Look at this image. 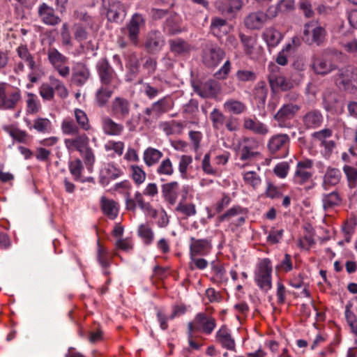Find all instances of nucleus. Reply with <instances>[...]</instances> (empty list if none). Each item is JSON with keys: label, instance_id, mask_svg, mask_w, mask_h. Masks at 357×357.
Here are the masks:
<instances>
[{"label": "nucleus", "instance_id": "obj_41", "mask_svg": "<svg viewBox=\"0 0 357 357\" xmlns=\"http://www.w3.org/2000/svg\"><path fill=\"white\" fill-rule=\"evenodd\" d=\"M74 116L77 126L80 129L84 131H89L92 129L88 116L83 110L75 109L74 110Z\"/></svg>", "mask_w": 357, "mask_h": 357}, {"label": "nucleus", "instance_id": "obj_33", "mask_svg": "<svg viewBox=\"0 0 357 357\" xmlns=\"http://www.w3.org/2000/svg\"><path fill=\"white\" fill-rule=\"evenodd\" d=\"M163 153L160 150L153 148H146L143 153V160L147 167H152L160 161Z\"/></svg>", "mask_w": 357, "mask_h": 357}, {"label": "nucleus", "instance_id": "obj_63", "mask_svg": "<svg viewBox=\"0 0 357 357\" xmlns=\"http://www.w3.org/2000/svg\"><path fill=\"white\" fill-rule=\"evenodd\" d=\"M41 97L47 100H51L54 96V86L51 84L43 83L39 88Z\"/></svg>", "mask_w": 357, "mask_h": 357}, {"label": "nucleus", "instance_id": "obj_34", "mask_svg": "<svg viewBox=\"0 0 357 357\" xmlns=\"http://www.w3.org/2000/svg\"><path fill=\"white\" fill-rule=\"evenodd\" d=\"M211 29L215 36L222 37L230 31V26L225 20L214 17L211 20Z\"/></svg>", "mask_w": 357, "mask_h": 357}, {"label": "nucleus", "instance_id": "obj_23", "mask_svg": "<svg viewBox=\"0 0 357 357\" xmlns=\"http://www.w3.org/2000/svg\"><path fill=\"white\" fill-rule=\"evenodd\" d=\"M122 173L121 169L116 165L113 163H107L100 170V183L103 185L107 184L110 180L117 178Z\"/></svg>", "mask_w": 357, "mask_h": 357}, {"label": "nucleus", "instance_id": "obj_20", "mask_svg": "<svg viewBox=\"0 0 357 357\" xmlns=\"http://www.w3.org/2000/svg\"><path fill=\"white\" fill-rule=\"evenodd\" d=\"M268 15L261 11L250 13L244 20L245 26L248 29L255 30L261 29L266 22Z\"/></svg>", "mask_w": 357, "mask_h": 357}, {"label": "nucleus", "instance_id": "obj_22", "mask_svg": "<svg viewBox=\"0 0 357 357\" xmlns=\"http://www.w3.org/2000/svg\"><path fill=\"white\" fill-rule=\"evenodd\" d=\"M225 56V52L219 47H211L206 50L203 55L204 63L209 67H215L219 64Z\"/></svg>", "mask_w": 357, "mask_h": 357}, {"label": "nucleus", "instance_id": "obj_39", "mask_svg": "<svg viewBox=\"0 0 357 357\" xmlns=\"http://www.w3.org/2000/svg\"><path fill=\"white\" fill-rule=\"evenodd\" d=\"M137 234L146 245L152 243L154 239V232L148 223L141 224L137 229Z\"/></svg>", "mask_w": 357, "mask_h": 357}, {"label": "nucleus", "instance_id": "obj_32", "mask_svg": "<svg viewBox=\"0 0 357 357\" xmlns=\"http://www.w3.org/2000/svg\"><path fill=\"white\" fill-rule=\"evenodd\" d=\"M178 190V183L176 181L165 183L162 187V192L164 198L172 205L175 204L176 202Z\"/></svg>", "mask_w": 357, "mask_h": 357}, {"label": "nucleus", "instance_id": "obj_61", "mask_svg": "<svg viewBox=\"0 0 357 357\" xmlns=\"http://www.w3.org/2000/svg\"><path fill=\"white\" fill-rule=\"evenodd\" d=\"M172 107V101L167 98H163L153 105V109L157 112H166Z\"/></svg>", "mask_w": 357, "mask_h": 357}, {"label": "nucleus", "instance_id": "obj_28", "mask_svg": "<svg viewBox=\"0 0 357 357\" xmlns=\"http://www.w3.org/2000/svg\"><path fill=\"white\" fill-rule=\"evenodd\" d=\"M219 91V84L213 80H208L195 88V92L203 98L213 97Z\"/></svg>", "mask_w": 357, "mask_h": 357}, {"label": "nucleus", "instance_id": "obj_19", "mask_svg": "<svg viewBox=\"0 0 357 357\" xmlns=\"http://www.w3.org/2000/svg\"><path fill=\"white\" fill-rule=\"evenodd\" d=\"M357 74L356 70L351 66L340 70L335 83L339 86H342L344 89L349 88V86L356 79Z\"/></svg>", "mask_w": 357, "mask_h": 357}, {"label": "nucleus", "instance_id": "obj_1", "mask_svg": "<svg viewBox=\"0 0 357 357\" xmlns=\"http://www.w3.org/2000/svg\"><path fill=\"white\" fill-rule=\"evenodd\" d=\"M272 262L268 258L261 259L255 271V281L258 287L265 291L272 288Z\"/></svg>", "mask_w": 357, "mask_h": 357}, {"label": "nucleus", "instance_id": "obj_9", "mask_svg": "<svg viewBox=\"0 0 357 357\" xmlns=\"http://www.w3.org/2000/svg\"><path fill=\"white\" fill-rule=\"evenodd\" d=\"M98 70L102 86H109L113 89L118 86L119 80L107 61L102 60L98 63Z\"/></svg>", "mask_w": 357, "mask_h": 357}, {"label": "nucleus", "instance_id": "obj_49", "mask_svg": "<svg viewBox=\"0 0 357 357\" xmlns=\"http://www.w3.org/2000/svg\"><path fill=\"white\" fill-rule=\"evenodd\" d=\"M61 129L62 133L65 135H74L79 132V128L73 120L70 118H66L62 121Z\"/></svg>", "mask_w": 357, "mask_h": 357}, {"label": "nucleus", "instance_id": "obj_64", "mask_svg": "<svg viewBox=\"0 0 357 357\" xmlns=\"http://www.w3.org/2000/svg\"><path fill=\"white\" fill-rule=\"evenodd\" d=\"M116 247L119 250L129 252L132 250L134 244L130 238H119L116 242Z\"/></svg>", "mask_w": 357, "mask_h": 357}, {"label": "nucleus", "instance_id": "obj_37", "mask_svg": "<svg viewBox=\"0 0 357 357\" xmlns=\"http://www.w3.org/2000/svg\"><path fill=\"white\" fill-rule=\"evenodd\" d=\"M263 38L269 47H275L280 43L282 36L279 31L270 27L264 31Z\"/></svg>", "mask_w": 357, "mask_h": 357}, {"label": "nucleus", "instance_id": "obj_26", "mask_svg": "<svg viewBox=\"0 0 357 357\" xmlns=\"http://www.w3.org/2000/svg\"><path fill=\"white\" fill-rule=\"evenodd\" d=\"M101 125L104 133L107 135L118 136L121 135L124 130L122 124L116 123L108 116L102 118Z\"/></svg>", "mask_w": 357, "mask_h": 357}, {"label": "nucleus", "instance_id": "obj_18", "mask_svg": "<svg viewBox=\"0 0 357 357\" xmlns=\"http://www.w3.org/2000/svg\"><path fill=\"white\" fill-rule=\"evenodd\" d=\"M211 249V242L208 239L190 238V256H205L210 253Z\"/></svg>", "mask_w": 357, "mask_h": 357}, {"label": "nucleus", "instance_id": "obj_11", "mask_svg": "<svg viewBox=\"0 0 357 357\" xmlns=\"http://www.w3.org/2000/svg\"><path fill=\"white\" fill-rule=\"evenodd\" d=\"M245 54L252 59H257L261 56L262 47L258 45L256 37L245 36L243 33L239 35Z\"/></svg>", "mask_w": 357, "mask_h": 357}, {"label": "nucleus", "instance_id": "obj_48", "mask_svg": "<svg viewBox=\"0 0 357 357\" xmlns=\"http://www.w3.org/2000/svg\"><path fill=\"white\" fill-rule=\"evenodd\" d=\"M26 112L31 114L38 113L40 109V103L36 94L29 93L26 100Z\"/></svg>", "mask_w": 357, "mask_h": 357}, {"label": "nucleus", "instance_id": "obj_7", "mask_svg": "<svg viewBox=\"0 0 357 357\" xmlns=\"http://www.w3.org/2000/svg\"><path fill=\"white\" fill-rule=\"evenodd\" d=\"M47 57L50 63L62 77L70 75V68L66 64L68 59L60 53L56 48L51 47L47 50Z\"/></svg>", "mask_w": 357, "mask_h": 357}, {"label": "nucleus", "instance_id": "obj_27", "mask_svg": "<svg viewBox=\"0 0 357 357\" xmlns=\"http://www.w3.org/2000/svg\"><path fill=\"white\" fill-rule=\"evenodd\" d=\"M144 20L140 15L135 14L132 16L128 25V37L130 40L135 45L137 44L138 35L140 26L143 24Z\"/></svg>", "mask_w": 357, "mask_h": 357}, {"label": "nucleus", "instance_id": "obj_54", "mask_svg": "<svg viewBox=\"0 0 357 357\" xmlns=\"http://www.w3.org/2000/svg\"><path fill=\"white\" fill-rule=\"evenodd\" d=\"M50 84L54 86V91L61 98H66L68 96V91L63 83L54 76L50 77Z\"/></svg>", "mask_w": 357, "mask_h": 357}, {"label": "nucleus", "instance_id": "obj_15", "mask_svg": "<svg viewBox=\"0 0 357 357\" xmlns=\"http://www.w3.org/2000/svg\"><path fill=\"white\" fill-rule=\"evenodd\" d=\"M130 102L128 100L116 97L109 106V111L115 118L119 119H126L130 113Z\"/></svg>", "mask_w": 357, "mask_h": 357}, {"label": "nucleus", "instance_id": "obj_2", "mask_svg": "<svg viewBox=\"0 0 357 357\" xmlns=\"http://www.w3.org/2000/svg\"><path fill=\"white\" fill-rule=\"evenodd\" d=\"M75 19L78 20L73 26L75 38L79 42L87 38L88 31L93 29L94 19L84 10H76L74 13Z\"/></svg>", "mask_w": 357, "mask_h": 357}, {"label": "nucleus", "instance_id": "obj_24", "mask_svg": "<svg viewBox=\"0 0 357 357\" xmlns=\"http://www.w3.org/2000/svg\"><path fill=\"white\" fill-rule=\"evenodd\" d=\"M312 66L314 73L319 75H326L335 68V66L323 56H314Z\"/></svg>", "mask_w": 357, "mask_h": 357}, {"label": "nucleus", "instance_id": "obj_29", "mask_svg": "<svg viewBox=\"0 0 357 357\" xmlns=\"http://www.w3.org/2000/svg\"><path fill=\"white\" fill-rule=\"evenodd\" d=\"M216 340L222 347L228 350H234L236 344L227 328L221 327L216 333Z\"/></svg>", "mask_w": 357, "mask_h": 357}, {"label": "nucleus", "instance_id": "obj_42", "mask_svg": "<svg viewBox=\"0 0 357 357\" xmlns=\"http://www.w3.org/2000/svg\"><path fill=\"white\" fill-rule=\"evenodd\" d=\"M136 204L144 211L148 215L155 218L157 216V211L152 208L151 204L148 202H146L144 199L143 195L139 192H137L135 194L134 198Z\"/></svg>", "mask_w": 357, "mask_h": 357}, {"label": "nucleus", "instance_id": "obj_59", "mask_svg": "<svg viewBox=\"0 0 357 357\" xmlns=\"http://www.w3.org/2000/svg\"><path fill=\"white\" fill-rule=\"evenodd\" d=\"M343 170L346 174L349 188H355L357 185V169L351 166L345 165Z\"/></svg>", "mask_w": 357, "mask_h": 357}, {"label": "nucleus", "instance_id": "obj_21", "mask_svg": "<svg viewBox=\"0 0 357 357\" xmlns=\"http://www.w3.org/2000/svg\"><path fill=\"white\" fill-rule=\"evenodd\" d=\"M243 6L241 0H220L216 2V8L223 14L235 15Z\"/></svg>", "mask_w": 357, "mask_h": 357}, {"label": "nucleus", "instance_id": "obj_57", "mask_svg": "<svg viewBox=\"0 0 357 357\" xmlns=\"http://www.w3.org/2000/svg\"><path fill=\"white\" fill-rule=\"evenodd\" d=\"M192 162V158L190 155H181L178 163V171L183 178H188V167Z\"/></svg>", "mask_w": 357, "mask_h": 357}, {"label": "nucleus", "instance_id": "obj_8", "mask_svg": "<svg viewBox=\"0 0 357 357\" xmlns=\"http://www.w3.org/2000/svg\"><path fill=\"white\" fill-rule=\"evenodd\" d=\"M215 327V321L211 317L204 313L198 314L195 319L189 324L190 333L197 331L206 334H210Z\"/></svg>", "mask_w": 357, "mask_h": 357}, {"label": "nucleus", "instance_id": "obj_62", "mask_svg": "<svg viewBox=\"0 0 357 357\" xmlns=\"http://www.w3.org/2000/svg\"><path fill=\"white\" fill-rule=\"evenodd\" d=\"M84 159L87 168L91 170L96 160L95 155L92 149L89 146L82 153H79Z\"/></svg>", "mask_w": 357, "mask_h": 357}, {"label": "nucleus", "instance_id": "obj_58", "mask_svg": "<svg viewBox=\"0 0 357 357\" xmlns=\"http://www.w3.org/2000/svg\"><path fill=\"white\" fill-rule=\"evenodd\" d=\"M340 202L341 198L336 192H333L326 195L323 199V205L325 209L339 205Z\"/></svg>", "mask_w": 357, "mask_h": 357}, {"label": "nucleus", "instance_id": "obj_36", "mask_svg": "<svg viewBox=\"0 0 357 357\" xmlns=\"http://www.w3.org/2000/svg\"><path fill=\"white\" fill-rule=\"evenodd\" d=\"M304 125L308 128H316L321 126L323 121L321 114L317 110L308 112L303 118Z\"/></svg>", "mask_w": 357, "mask_h": 357}, {"label": "nucleus", "instance_id": "obj_5", "mask_svg": "<svg viewBox=\"0 0 357 357\" xmlns=\"http://www.w3.org/2000/svg\"><path fill=\"white\" fill-rule=\"evenodd\" d=\"M18 56L24 61L30 69V73L28 75L29 79L31 83L36 82L42 76L43 71L40 65L37 64L29 52L26 45H20L17 49Z\"/></svg>", "mask_w": 357, "mask_h": 357}, {"label": "nucleus", "instance_id": "obj_46", "mask_svg": "<svg viewBox=\"0 0 357 357\" xmlns=\"http://www.w3.org/2000/svg\"><path fill=\"white\" fill-rule=\"evenodd\" d=\"M169 45L171 51L176 54L188 52L190 50V45L180 38L169 40Z\"/></svg>", "mask_w": 357, "mask_h": 357}, {"label": "nucleus", "instance_id": "obj_3", "mask_svg": "<svg viewBox=\"0 0 357 357\" xmlns=\"http://www.w3.org/2000/svg\"><path fill=\"white\" fill-rule=\"evenodd\" d=\"M20 98V91L17 88L7 84H0V109H14Z\"/></svg>", "mask_w": 357, "mask_h": 357}, {"label": "nucleus", "instance_id": "obj_40", "mask_svg": "<svg viewBox=\"0 0 357 357\" xmlns=\"http://www.w3.org/2000/svg\"><path fill=\"white\" fill-rule=\"evenodd\" d=\"M225 110L234 114H240L246 109L245 105L237 100L229 99L223 105Z\"/></svg>", "mask_w": 357, "mask_h": 357}, {"label": "nucleus", "instance_id": "obj_35", "mask_svg": "<svg viewBox=\"0 0 357 357\" xmlns=\"http://www.w3.org/2000/svg\"><path fill=\"white\" fill-rule=\"evenodd\" d=\"M243 126L245 129L258 135H264L268 132L267 126L256 119L245 118L243 121Z\"/></svg>", "mask_w": 357, "mask_h": 357}, {"label": "nucleus", "instance_id": "obj_13", "mask_svg": "<svg viewBox=\"0 0 357 357\" xmlns=\"http://www.w3.org/2000/svg\"><path fill=\"white\" fill-rule=\"evenodd\" d=\"M300 109L298 105L292 103L284 105L275 115V119L280 127H289V120L294 117Z\"/></svg>", "mask_w": 357, "mask_h": 357}, {"label": "nucleus", "instance_id": "obj_14", "mask_svg": "<svg viewBox=\"0 0 357 357\" xmlns=\"http://www.w3.org/2000/svg\"><path fill=\"white\" fill-rule=\"evenodd\" d=\"M258 142L254 138H245L239 143L240 158L242 160H250L258 155Z\"/></svg>", "mask_w": 357, "mask_h": 357}, {"label": "nucleus", "instance_id": "obj_10", "mask_svg": "<svg viewBox=\"0 0 357 357\" xmlns=\"http://www.w3.org/2000/svg\"><path fill=\"white\" fill-rule=\"evenodd\" d=\"M289 144V138L287 135H276L270 139L268 147L277 157L284 158L288 155Z\"/></svg>", "mask_w": 357, "mask_h": 357}, {"label": "nucleus", "instance_id": "obj_53", "mask_svg": "<svg viewBox=\"0 0 357 357\" xmlns=\"http://www.w3.org/2000/svg\"><path fill=\"white\" fill-rule=\"evenodd\" d=\"M124 143L121 141L109 140L105 145V150L107 152H113L119 156L121 155L124 150Z\"/></svg>", "mask_w": 357, "mask_h": 357}, {"label": "nucleus", "instance_id": "obj_16", "mask_svg": "<svg viewBox=\"0 0 357 357\" xmlns=\"http://www.w3.org/2000/svg\"><path fill=\"white\" fill-rule=\"evenodd\" d=\"M38 15L40 21L45 24L55 26L61 22V18L56 15L54 9L45 3L38 6Z\"/></svg>", "mask_w": 357, "mask_h": 357}, {"label": "nucleus", "instance_id": "obj_6", "mask_svg": "<svg viewBox=\"0 0 357 357\" xmlns=\"http://www.w3.org/2000/svg\"><path fill=\"white\" fill-rule=\"evenodd\" d=\"M304 40L309 44L318 45L323 43L326 36V31L317 22H310L305 25Z\"/></svg>", "mask_w": 357, "mask_h": 357}, {"label": "nucleus", "instance_id": "obj_45", "mask_svg": "<svg viewBox=\"0 0 357 357\" xmlns=\"http://www.w3.org/2000/svg\"><path fill=\"white\" fill-rule=\"evenodd\" d=\"M130 174L132 179L137 185L144 182L146 178V174L143 168L138 165H132L130 166Z\"/></svg>", "mask_w": 357, "mask_h": 357}, {"label": "nucleus", "instance_id": "obj_12", "mask_svg": "<svg viewBox=\"0 0 357 357\" xmlns=\"http://www.w3.org/2000/svg\"><path fill=\"white\" fill-rule=\"evenodd\" d=\"M89 137L86 133L78 132L72 137L66 138L63 142L69 153H82L89 146Z\"/></svg>", "mask_w": 357, "mask_h": 357}, {"label": "nucleus", "instance_id": "obj_44", "mask_svg": "<svg viewBox=\"0 0 357 357\" xmlns=\"http://www.w3.org/2000/svg\"><path fill=\"white\" fill-rule=\"evenodd\" d=\"M202 169L205 174L208 175L218 176L221 174V170L218 167L211 165L210 153L204 155L202 161Z\"/></svg>", "mask_w": 357, "mask_h": 357}, {"label": "nucleus", "instance_id": "obj_25", "mask_svg": "<svg viewBox=\"0 0 357 357\" xmlns=\"http://www.w3.org/2000/svg\"><path fill=\"white\" fill-rule=\"evenodd\" d=\"M90 73L86 66L82 63H77L73 68L72 82L77 85H83L89 79Z\"/></svg>", "mask_w": 357, "mask_h": 357}, {"label": "nucleus", "instance_id": "obj_50", "mask_svg": "<svg viewBox=\"0 0 357 357\" xmlns=\"http://www.w3.org/2000/svg\"><path fill=\"white\" fill-rule=\"evenodd\" d=\"M32 128L39 132L48 133L51 132L52 125L51 121L47 118H37L33 121Z\"/></svg>", "mask_w": 357, "mask_h": 357}, {"label": "nucleus", "instance_id": "obj_43", "mask_svg": "<svg viewBox=\"0 0 357 357\" xmlns=\"http://www.w3.org/2000/svg\"><path fill=\"white\" fill-rule=\"evenodd\" d=\"M269 82L272 88H280L282 90L289 89L292 84L282 75H277L273 73L269 76Z\"/></svg>", "mask_w": 357, "mask_h": 357}, {"label": "nucleus", "instance_id": "obj_56", "mask_svg": "<svg viewBox=\"0 0 357 357\" xmlns=\"http://www.w3.org/2000/svg\"><path fill=\"white\" fill-rule=\"evenodd\" d=\"M210 119L212 122L213 127L218 130L223 126L225 116L219 109L215 108L210 114Z\"/></svg>", "mask_w": 357, "mask_h": 357}, {"label": "nucleus", "instance_id": "obj_30", "mask_svg": "<svg viewBox=\"0 0 357 357\" xmlns=\"http://www.w3.org/2000/svg\"><path fill=\"white\" fill-rule=\"evenodd\" d=\"M100 205L103 213L109 219L114 220L116 218L119 211V205L116 202L102 197L100 200Z\"/></svg>", "mask_w": 357, "mask_h": 357}, {"label": "nucleus", "instance_id": "obj_47", "mask_svg": "<svg viewBox=\"0 0 357 357\" xmlns=\"http://www.w3.org/2000/svg\"><path fill=\"white\" fill-rule=\"evenodd\" d=\"M97 259L102 268H106L110 266L112 257L109 250L100 243L98 244Z\"/></svg>", "mask_w": 357, "mask_h": 357}, {"label": "nucleus", "instance_id": "obj_51", "mask_svg": "<svg viewBox=\"0 0 357 357\" xmlns=\"http://www.w3.org/2000/svg\"><path fill=\"white\" fill-rule=\"evenodd\" d=\"M113 90L107 86H102L96 92V101L99 106L105 105L111 98Z\"/></svg>", "mask_w": 357, "mask_h": 357}, {"label": "nucleus", "instance_id": "obj_31", "mask_svg": "<svg viewBox=\"0 0 357 357\" xmlns=\"http://www.w3.org/2000/svg\"><path fill=\"white\" fill-rule=\"evenodd\" d=\"M126 15L125 8L119 1L109 3L107 17L109 21L116 22Z\"/></svg>", "mask_w": 357, "mask_h": 357}, {"label": "nucleus", "instance_id": "obj_52", "mask_svg": "<svg viewBox=\"0 0 357 357\" xmlns=\"http://www.w3.org/2000/svg\"><path fill=\"white\" fill-rule=\"evenodd\" d=\"M243 178L245 184L251 186L254 189H257L261 182L259 176L253 171L244 172Z\"/></svg>", "mask_w": 357, "mask_h": 357}, {"label": "nucleus", "instance_id": "obj_55", "mask_svg": "<svg viewBox=\"0 0 357 357\" xmlns=\"http://www.w3.org/2000/svg\"><path fill=\"white\" fill-rule=\"evenodd\" d=\"M156 172L159 175L172 176L174 170L171 160L169 158L164 159L157 167Z\"/></svg>", "mask_w": 357, "mask_h": 357}, {"label": "nucleus", "instance_id": "obj_60", "mask_svg": "<svg viewBox=\"0 0 357 357\" xmlns=\"http://www.w3.org/2000/svg\"><path fill=\"white\" fill-rule=\"evenodd\" d=\"M162 43H163L160 35L154 33L149 36L146 43V46L149 50L154 51L160 49L162 45Z\"/></svg>", "mask_w": 357, "mask_h": 357}, {"label": "nucleus", "instance_id": "obj_17", "mask_svg": "<svg viewBox=\"0 0 357 357\" xmlns=\"http://www.w3.org/2000/svg\"><path fill=\"white\" fill-rule=\"evenodd\" d=\"M312 162L305 160L298 162L294 174V181L298 184H303L312 177Z\"/></svg>", "mask_w": 357, "mask_h": 357}, {"label": "nucleus", "instance_id": "obj_38", "mask_svg": "<svg viewBox=\"0 0 357 357\" xmlns=\"http://www.w3.org/2000/svg\"><path fill=\"white\" fill-rule=\"evenodd\" d=\"M341 178V173L338 169H327L324 178V186L326 189L337 185Z\"/></svg>", "mask_w": 357, "mask_h": 357}, {"label": "nucleus", "instance_id": "obj_4", "mask_svg": "<svg viewBox=\"0 0 357 357\" xmlns=\"http://www.w3.org/2000/svg\"><path fill=\"white\" fill-rule=\"evenodd\" d=\"M192 189L188 185L183 186L181 190V199L176 207V211L185 218L194 216L197 213L195 204L191 201L193 195L190 193Z\"/></svg>", "mask_w": 357, "mask_h": 357}]
</instances>
